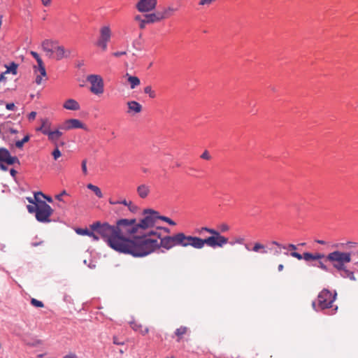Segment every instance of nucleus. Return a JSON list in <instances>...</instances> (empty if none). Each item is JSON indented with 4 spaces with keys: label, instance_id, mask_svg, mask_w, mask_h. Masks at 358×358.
Returning a JSON list of instances; mask_svg holds the SVG:
<instances>
[{
    "label": "nucleus",
    "instance_id": "13",
    "mask_svg": "<svg viewBox=\"0 0 358 358\" xmlns=\"http://www.w3.org/2000/svg\"><path fill=\"white\" fill-rule=\"evenodd\" d=\"M157 5V0H139L136 8L140 13H150L153 11Z\"/></svg>",
    "mask_w": 358,
    "mask_h": 358
},
{
    "label": "nucleus",
    "instance_id": "2",
    "mask_svg": "<svg viewBox=\"0 0 358 358\" xmlns=\"http://www.w3.org/2000/svg\"><path fill=\"white\" fill-rule=\"evenodd\" d=\"M159 220H163L171 226H176V223L168 217L161 216L159 213L146 209L143 211V217L139 220L136 219H120L114 225L122 234L130 236H137L140 234H144L147 231L155 230V227ZM156 228L155 230H157Z\"/></svg>",
    "mask_w": 358,
    "mask_h": 358
},
{
    "label": "nucleus",
    "instance_id": "33",
    "mask_svg": "<svg viewBox=\"0 0 358 358\" xmlns=\"http://www.w3.org/2000/svg\"><path fill=\"white\" fill-rule=\"evenodd\" d=\"M52 156L55 160H57L62 156V152L59 150V146H55V149L52 152Z\"/></svg>",
    "mask_w": 358,
    "mask_h": 358
},
{
    "label": "nucleus",
    "instance_id": "5",
    "mask_svg": "<svg viewBox=\"0 0 358 358\" xmlns=\"http://www.w3.org/2000/svg\"><path fill=\"white\" fill-rule=\"evenodd\" d=\"M41 48L49 58L60 60L65 57L64 47L59 45L57 41L45 39L41 43Z\"/></svg>",
    "mask_w": 358,
    "mask_h": 358
},
{
    "label": "nucleus",
    "instance_id": "15",
    "mask_svg": "<svg viewBox=\"0 0 358 358\" xmlns=\"http://www.w3.org/2000/svg\"><path fill=\"white\" fill-rule=\"evenodd\" d=\"M62 108L66 110L78 111L80 110V104L77 100L69 98L62 103Z\"/></svg>",
    "mask_w": 358,
    "mask_h": 358
},
{
    "label": "nucleus",
    "instance_id": "54",
    "mask_svg": "<svg viewBox=\"0 0 358 358\" xmlns=\"http://www.w3.org/2000/svg\"><path fill=\"white\" fill-rule=\"evenodd\" d=\"M10 173L13 177H15L17 173V171L15 169H10Z\"/></svg>",
    "mask_w": 358,
    "mask_h": 358
},
{
    "label": "nucleus",
    "instance_id": "59",
    "mask_svg": "<svg viewBox=\"0 0 358 358\" xmlns=\"http://www.w3.org/2000/svg\"><path fill=\"white\" fill-rule=\"evenodd\" d=\"M114 343L115 344H117V345H121L122 343H118V341H116L115 338H114Z\"/></svg>",
    "mask_w": 358,
    "mask_h": 358
},
{
    "label": "nucleus",
    "instance_id": "39",
    "mask_svg": "<svg viewBox=\"0 0 358 358\" xmlns=\"http://www.w3.org/2000/svg\"><path fill=\"white\" fill-rule=\"evenodd\" d=\"M289 255L292 257L296 258L299 260L303 259V255H301V254H299V253H298L296 252L293 251V252H290Z\"/></svg>",
    "mask_w": 358,
    "mask_h": 358
},
{
    "label": "nucleus",
    "instance_id": "25",
    "mask_svg": "<svg viewBox=\"0 0 358 358\" xmlns=\"http://www.w3.org/2000/svg\"><path fill=\"white\" fill-rule=\"evenodd\" d=\"M41 125L36 129L37 131H41L43 134L46 135L50 130L51 122L46 118L41 119Z\"/></svg>",
    "mask_w": 358,
    "mask_h": 358
},
{
    "label": "nucleus",
    "instance_id": "37",
    "mask_svg": "<svg viewBox=\"0 0 358 358\" xmlns=\"http://www.w3.org/2000/svg\"><path fill=\"white\" fill-rule=\"evenodd\" d=\"M126 206H127L129 210L132 213H135L138 208L137 206L130 201H128L127 205Z\"/></svg>",
    "mask_w": 358,
    "mask_h": 358
},
{
    "label": "nucleus",
    "instance_id": "62",
    "mask_svg": "<svg viewBox=\"0 0 358 358\" xmlns=\"http://www.w3.org/2000/svg\"><path fill=\"white\" fill-rule=\"evenodd\" d=\"M1 103H2V101H0V104H1Z\"/></svg>",
    "mask_w": 358,
    "mask_h": 358
},
{
    "label": "nucleus",
    "instance_id": "11",
    "mask_svg": "<svg viewBox=\"0 0 358 358\" xmlns=\"http://www.w3.org/2000/svg\"><path fill=\"white\" fill-rule=\"evenodd\" d=\"M17 162L20 164L16 157L11 156L10 152L5 148H0V169L3 171H7V166L13 165Z\"/></svg>",
    "mask_w": 358,
    "mask_h": 358
},
{
    "label": "nucleus",
    "instance_id": "23",
    "mask_svg": "<svg viewBox=\"0 0 358 358\" xmlns=\"http://www.w3.org/2000/svg\"><path fill=\"white\" fill-rule=\"evenodd\" d=\"M324 257L325 256L324 254L319 253V252H316V253L304 252L303 254V259L306 262L320 260L321 259H323Z\"/></svg>",
    "mask_w": 358,
    "mask_h": 358
},
{
    "label": "nucleus",
    "instance_id": "61",
    "mask_svg": "<svg viewBox=\"0 0 358 358\" xmlns=\"http://www.w3.org/2000/svg\"><path fill=\"white\" fill-rule=\"evenodd\" d=\"M47 200H48V201H50V202H51V201H52V199H51V198H47Z\"/></svg>",
    "mask_w": 358,
    "mask_h": 358
},
{
    "label": "nucleus",
    "instance_id": "16",
    "mask_svg": "<svg viewBox=\"0 0 358 358\" xmlns=\"http://www.w3.org/2000/svg\"><path fill=\"white\" fill-rule=\"evenodd\" d=\"M127 113L129 115H135L139 113L142 110V106L136 101H128L127 103Z\"/></svg>",
    "mask_w": 358,
    "mask_h": 358
},
{
    "label": "nucleus",
    "instance_id": "43",
    "mask_svg": "<svg viewBox=\"0 0 358 358\" xmlns=\"http://www.w3.org/2000/svg\"><path fill=\"white\" fill-rule=\"evenodd\" d=\"M315 266H317L318 268H320L324 271L328 270L327 266L322 262H318V263L317 264H315Z\"/></svg>",
    "mask_w": 358,
    "mask_h": 358
},
{
    "label": "nucleus",
    "instance_id": "45",
    "mask_svg": "<svg viewBox=\"0 0 358 358\" xmlns=\"http://www.w3.org/2000/svg\"><path fill=\"white\" fill-rule=\"evenodd\" d=\"M201 157L203 159H206V160H208L210 159V154L208 153V151H205L203 152V154L201 155Z\"/></svg>",
    "mask_w": 358,
    "mask_h": 358
},
{
    "label": "nucleus",
    "instance_id": "1",
    "mask_svg": "<svg viewBox=\"0 0 358 358\" xmlns=\"http://www.w3.org/2000/svg\"><path fill=\"white\" fill-rule=\"evenodd\" d=\"M90 228L99 234L112 249L134 257H145L161 248L166 250H169L175 246H191L195 249H201L205 245H218L216 239H219L215 231L206 228L196 229L199 234L205 231L211 235L206 238L186 235L183 232H178L173 236H162L158 230L147 231L140 235L130 236L120 234L114 225L100 222L93 223Z\"/></svg>",
    "mask_w": 358,
    "mask_h": 358
},
{
    "label": "nucleus",
    "instance_id": "57",
    "mask_svg": "<svg viewBox=\"0 0 358 358\" xmlns=\"http://www.w3.org/2000/svg\"><path fill=\"white\" fill-rule=\"evenodd\" d=\"M29 140V136H24V143H27Z\"/></svg>",
    "mask_w": 358,
    "mask_h": 358
},
{
    "label": "nucleus",
    "instance_id": "9",
    "mask_svg": "<svg viewBox=\"0 0 358 358\" xmlns=\"http://www.w3.org/2000/svg\"><path fill=\"white\" fill-rule=\"evenodd\" d=\"M112 37V30L109 24L103 25L99 29V37L96 41V45L103 51L106 50L108 43Z\"/></svg>",
    "mask_w": 358,
    "mask_h": 358
},
{
    "label": "nucleus",
    "instance_id": "42",
    "mask_svg": "<svg viewBox=\"0 0 358 358\" xmlns=\"http://www.w3.org/2000/svg\"><path fill=\"white\" fill-rule=\"evenodd\" d=\"M64 195H67V192L65 190L62 191L60 194L56 195L55 199L58 201H62V197Z\"/></svg>",
    "mask_w": 358,
    "mask_h": 358
},
{
    "label": "nucleus",
    "instance_id": "64",
    "mask_svg": "<svg viewBox=\"0 0 358 358\" xmlns=\"http://www.w3.org/2000/svg\"><path fill=\"white\" fill-rule=\"evenodd\" d=\"M214 1H215L216 0H214Z\"/></svg>",
    "mask_w": 358,
    "mask_h": 358
},
{
    "label": "nucleus",
    "instance_id": "55",
    "mask_svg": "<svg viewBox=\"0 0 358 358\" xmlns=\"http://www.w3.org/2000/svg\"><path fill=\"white\" fill-rule=\"evenodd\" d=\"M315 242L319 243V244H321V245H326L327 244V242L324 241H322V240H316Z\"/></svg>",
    "mask_w": 358,
    "mask_h": 358
},
{
    "label": "nucleus",
    "instance_id": "24",
    "mask_svg": "<svg viewBox=\"0 0 358 358\" xmlns=\"http://www.w3.org/2000/svg\"><path fill=\"white\" fill-rule=\"evenodd\" d=\"M177 10V8H174L173 6H167L164 7L161 11L159 12L162 17V20H164L171 17Z\"/></svg>",
    "mask_w": 358,
    "mask_h": 358
},
{
    "label": "nucleus",
    "instance_id": "36",
    "mask_svg": "<svg viewBox=\"0 0 358 358\" xmlns=\"http://www.w3.org/2000/svg\"><path fill=\"white\" fill-rule=\"evenodd\" d=\"M109 203L112 205H115V204H123L124 206H127V203H128V201H127L126 199H123V200H119V201H113L112 199H110L109 200Z\"/></svg>",
    "mask_w": 358,
    "mask_h": 358
},
{
    "label": "nucleus",
    "instance_id": "10",
    "mask_svg": "<svg viewBox=\"0 0 358 358\" xmlns=\"http://www.w3.org/2000/svg\"><path fill=\"white\" fill-rule=\"evenodd\" d=\"M202 228H206L208 229L213 230L216 232V234H218L217 238L219 237L220 241H216L217 243H218V245H214V246H210L212 248H223L225 245H227L229 243V238L222 236L221 233H225L229 231L230 227L227 223H221L217 225V229H214L213 228H209L207 227H203Z\"/></svg>",
    "mask_w": 358,
    "mask_h": 358
},
{
    "label": "nucleus",
    "instance_id": "48",
    "mask_svg": "<svg viewBox=\"0 0 358 358\" xmlns=\"http://www.w3.org/2000/svg\"><path fill=\"white\" fill-rule=\"evenodd\" d=\"M126 52H115L113 53V55L115 57H121L124 55H125Z\"/></svg>",
    "mask_w": 358,
    "mask_h": 358
},
{
    "label": "nucleus",
    "instance_id": "27",
    "mask_svg": "<svg viewBox=\"0 0 358 358\" xmlns=\"http://www.w3.org/2000/svg\"><path fill=\"white\" fill-rule=\"evenodd\" d=\"M87 187L89 189L92 190L98 198H99V199L103 198V195L102 194L101 189L99 187H97L94 185H92L91 183H89L87 185Z\"/></svg>",
    "mask_w": 358,
    "mask_h": 358
},
{
    "label": "nucleus",
    "instance_id": "38",
    "mask_svg": "<svg viewBox=\"0 0 358 358\" xmlns=\"http://www.w3.org/2000/svg\"><path fill=\"white\" fill-rule=\"evenodd\" d=\"M213 2H215L214 0H200L199 2V6H210Z\"/></svg>",
    "mask_w": 358,
    "mask_h": 358
},
{
    "label": "nucleus",
    "instance_id": "6",
    "mask_svg": "<svg viewBox=\"0 0 358 358\" xmlns=\"http://www.w3.org/2000/svg\"><path fill=\"white\" fill-rule=\"evenodd\" d=\"M29 54L36 62V64L33 65L34 82L37 85H41L48 80V75L46 73L45 64L41 57L36 52L30 51Z\"/></svg>",
    "mask_w": 358,
    "mask_h": 358
},
{
    "label": "nucleus",
    "instance_id": "31",
    "mask_svg": "<svg viewBox=\"0 0 358 358\" xmlns=\"http://www.w3.org/2000/svg\"><path fill=\"white\" fill-rule=\"evenodd\" d=\"M17 65L14 62L11 63L9 66H6V73H12L13 75L17 74Z\"/></svg>",
    "mask_w": 358,
    "mask_h": 358
},
{
    "label": "nucleus",
    "instance_id": "35",
    "mask_svg": "<svg viewBox=\"0 0 358 358\" xmlns=\"http://www.w3.org/2000/svg\"><path fill=\"white\" fill-rule=\"evenodd\" d=\"M31 303L32 306H35V307H37V308H42L44 306L43 303L42 301H38L36 299H31Z\"/></svg>",
    "mask_w": 358,
    "mask_h": 358
},
{
    "label": "nucleus",
    "instance_id": "58",
    "mask_svg": "<svg viewBox=\"0 0 358 358\" xmlns=\"http://www.w3.org/2000/svg\"><path fill=\"white\" fill-rule=\"evenodd\" d=\"M283 268H284V266H283L282 264H279L278 267V269L279 271H282Z\"/></svg>",
    "mask_w": 358,
    "mask_h": 358
},
{
    "label": "nucleus",
    "instance_id": "22",
    "mask_svg": "<svg viewBox=\"0 0 358 358\" xmlns=\"http://www.w3.org/2000/svg\"><path fill=\"white\" fill-rule=\"evenodd\" d=\"M245 248L248 250H252L255 252L261 253V254H266L268 252L266 245H265L261 243H259V242L255 243L254 246L252 249H250L248 245H245Z\"/></svg>",
    "mask_w": 358,
    "mask_h": 358
},
{
    "label": "nucleus",
    "instance_id": "20",
    "mask_svg": "<svg viewBox=\"0 0 358 358\" xmlns=\"http://www.w3.org/2000/svg\"><path fill=\"white\" fill-rule=\"evenodd\" d=\"M145 20L148 24H153L162 21V17L161 16L159 11L154 13H146Z\"/></svg>",
    "mask_w": 358,
    "mask_h": 358
},
{
    "label": "nucleus",
    "instance_id": "29",
    "mask_svg": "<svg viewBox=\"0 0 358 358\" xmlns=\"http://www.w3.org/2000/svg\"><path fill=\"white\" fill-rule=\"evenodd\" d=\"M128 82L130 84L131 89H134L136 87L140 85V80L138 77L136 76H129Z\"/></svg>",
    "mask_w": 358,
    "mask_h": 358
},
{
    "label": "nucleus",
    "instance_id": "49",
    "mask_svg": "<svg viewBox=\"0 0 358 358\" xmlns=\"http://www.w3.org/2000/svg\"><path fill=\"white\" fill-rule=\"evenodd\" d=\"M8 132L10 134L13 135V134H17V133H18V131H17V129H13V128H9V129H8Z\"/></svg>",
    "mask_w": 358,
    "mask_h": 358
},
{
    "label": "nucleus",
    "instance_id": "26",
    "mask_svg": "<svg viewBox=\"0 0 358 358\" xmlns=\"http://www.w3.org/2000/svg\"><path fill=\"white\" fill-rule=\"evenodd\" d=\"M134 20L138 22V27L141 29H144L145 28L146 24H148V22L145 20V15L143 16L141 15H136L134 16Z\"/></svg>",
    "mask_w": 358,
    "mask_h": 358
},
{
    "label": "nucleus",
    "instance_id": "63",
    "mask_svg": "<svg viewBox=\"0 0 358 358\" xmlns=\"http://www.w3.org/2000/svg\"><path fill=\"white\" fill-rule=\"evenodd\" d=\"M167 358H173V357H167Z\"/></svg>",
    "mask_w": 358,
    "mask_h": 358
},
{
    "label": "nucleus",
    "instance_id": "7",
    "mask_svg": "<svg viewBox=\"0 0 358 358\" xmlns=\"http://www.w3.org/2000/svg\"><path fill=\"white\" fill-rule=\"evenodd\" d=\"M327 260L331 263L335 269L341 268L351 262L352 254L349 252L335 250L327 255Z\"/></svg>",
    "mask_w": 358,
    "mask_h": 358
},
{
    "label": "nucleus",
    "instance_id": "12",
    "mask_svg": "<svg viewBox=\"0 0 358 358\" xmlns=\"http://www.w3.org/2000/svg\"><path fill=\"white\" fill-rule=\"evenodd\" d=\"M59 126V129H61L62 131H69L76 129L87 130V127L84 123H83L80 120L74 118L66 119L63 121Z\"/></svg>",
    "mask_w": 358,
    "mask_h": 358
},
{
    "label": "nucleus",
    "instance_id": "41",
    "mask_svg": "<svg viewBox=\"0 0 358 358\" xmlns=\"http://www.w3.org/2000/svg\"><path fill=\"white\" fill-rule=\"evenodd\" d=\"M81 167H82V171H83L84 175H87V161L85 159L82 162Z\"/></svg>",
    "mask_w": 358,
    "mask_h": 358
},
{
    "label": "nucleus",
    "instance_id": "28",
    "mask_svg": "<svg viewBox=\"0 0 358 358\" xmlns=\"http://www.w3.org/2000/svg\"><path fill=\"white\" fill-rule=\"evenodd\" d=\"M189 329L186 327H180L178 328L175 331V335L178 337L177 341L179 342L182 336L186 334L188 332Z\"/></svg>",
    "mask_w": 358,
    "mask_h": 358
},
{
    "label": "nucleus",
    "instance_id": "46",
    "mask_svg": "<svg viewBox=\"0 0 358 358\" xmlns=\"http://www.w3.org/2000/svg\"><path fill=\"white\" fill-rule=\"evenodd\" d=\"M36 113L33 111V112H31L28 115L27 118L29 121H32L36 118Z\"/></svg>",
    "mask_w": 358,
    "mask_h": 358
},
{
    "label": "nucleus",
    "instance_id": "14",
    "mask_svg": "<svg viewBox=\"0 0 358 358\" xmlns=\"http://www.w3.org/2000/svg\"><path fill=\"white\" fill-rule=\"evenodd\" d=\"M63 135L62 130L59 129V126L54 130H50L45 136H48V139L50 142H51L55 146H63L64 145V142L59 143V140Z\"/></svg>",
    "mask_w": 358,
    "mask_h": 358
},
{
    "label": "nucleus",
    "instance_id": "32",
    "mask_svg": "<svg viewBox=\"0 0 358 358\" xmlns=\"http://www.w3.org/2000/svg\"><path fill=\"white\" fill-rule=\"evenodd\" d=\"M144 92L148 94V96L152 99L155 98L157 96L155 91L152 90V87L150 85H148L144 88Z\"/></svg>",
    "mask_w": 358,
    "mask_h": 358
},
{
    "label": "nucleus",
    "instance_id": "34",
    "mask_svg": "<svg viewBox=\"0 0 358 358\" xmlns=\"http://www.w3.org/2000/svg\"><path fill=\"white\" fill-rule=\"evenodd\" d=\"M76 232L79 235L89 236L90 231L87 229L77 228L76 229Z\"/></svg>",
    "mask_w": 358,
    "mask_h": 358
},
{
    "label": "nucleus",
    "instance_id": "53",
    "mask_svg": "<svg viewBox=\"0 0 358 358\" xmlns=\"http://www.w3.org/2000/svg\"><path fill=\"white\" fill-rule=\"evenodd\" d=\"M15 107L14 103H8L6 104V108L8 110H13Z\"/></svg>",
    "mask_w": 358,
    "mask_h": 358
},
{
    "label": "nucleus",
    "instance_id": "40",
    "mask_svg": "<svg viewBox=\"0 0 358 358\" xmlns=\"http://www.w3.org/2000/svg\"><path fill=\"white\" fill-rule=\"evenodd\" d=\"M41 4L46 8L51 6L53 0H40Z\"/></svg>",
    "mask_w": 358,
    "mask_h": 358
},
{
    "label": "nucleus",
    "instance_id": "18",
    "mask_svg": "<svg viewBox=\"0 0 358 358\" xmlns=\"http://www.w3.org/2000/svg\"><path fill=\"white\" fill-rule=\"evenodd\" d=\"M131 328L136 332H138L143 336H145L148 334L149 328L147 327H143L141 323L137 322L136 321H131L129 322Z\"/></svg>",
    "mask_w": 358,
    "mask_h": 358
},
{
    "label": "nucleus",
    "instance_id": "21",
    "mask_svg": "<svg viewBox=\"0 0 358 358\" xmlns=\"http://www.w3.org/2000/svg\"><path fill=\"white\" fill-rule=\"evenodd\" d=\"M337 271H338L340 275L345 278H349L351 280H356L354 273L348 269L346 266H342L341 268H336Z\"/></svg>",
    "mask_w": 358,
    "mask_h": 358
},
{
    "label": "nucleus",
    "instance_id": "47",
    "mask_svg": "<svg viewBox=\"0 0 358 358\" xmlns=\"http://www.w3.org/2000/svg\"><path fill=\"white\" fill-rule=\"evenodd\" d=\"M88 236L91 237L95 241H97L99 239V237L92 231H90Z\"/></svg>",
    "mask_w": 358,
    "mask_h": 358
},
{
    "label": "nucleus",
    "instance_id": "17",
    "mask_svg": "<svg viewBox=\"0 0 358 358\" xmlns=\"http://www.w3.org/2000/svg\"><path fill=\"white\" fill-rule=\"evenodd\" d=\"M136 192L141 199H145L150 193V186L148 184H141L137 186Z\"/></svg>",
    "mask_w": 358,
    "mask_h": 358
},
{
    "label": "nucleus",
    "instance_id": "50",
    "mask_svg": "<svg viewBox=\"0 0 358 358\" xmlns=\"http://www.w3.org/2000/svg\"><path fill=\"white\" fill-rule=\"evenodd\" d=\"M64 358H77V356L75 353H69L65 355Z\"/></svg>",
    "mask_w": 358,
    "mask_h": 358
},
{
    "label": "nucleus",
    "instance_id": "56",
    "mask_svg": "<svg viewBox=\"0 0 358 358\" xmlns=\"http://www.w3.org/2000/svg\"><path fill=\"white\" fill-rule=\"evenodd\" d=\"M271 243H272L273 245H276V246L279 247V248H282V246H283V245H282L281 244H280V243H278L277 241H273Z\"/></svg>",
    "mask_w": 358,
    "mask_h": 358
},
{
    "label": "nucleus",
    "instance_id": "52",
    "mask_svg": "<svg viewBox=\"0 0 358 358\" xmlns=\"http://www.w3.org/2000/svg\"><path fill=\"white\" fill-rule=\"evenodd\" d=\"M15 145H16V147H17V148H22V140L17 141L15 143Z\"/></svg>",
    "mask_w": 358,
    "mask_h": 358
},
{
    "label": "nucleus",
    "instance_id": "4",
    "mask_svg": "<svg viewBox=\"0 0 358 358\" xmlns=\"http://www.w3.org/2000/svg\"><path fill=\"white\" fill-rule=\"evenodd\" d=\"M336 296V292H332L327 289H324L319 293L317 300L313 302V307L316 311L327 310V314L333 315L338 308L334 305Z\"/></svg>",
    "mask_w": 358,
    "mask_h": 358
},
{
    "label": "nucleus",
    "instance_id": "3",
    "mask_svg": "<svg viewBox=\"0 0 358 358\" xmlns=\"http://www.w3.org/2000/svg\"><path fill=\"white\" fill-rule=\"evenodd\" d=\"M41 197H44L41 192L35 193L33 197H27V199L31 203L27 206V208L29 213H35L36 219L38 222H49L53 210L45 201H41Z\"/></svg>",
    "mask_w": 358,
    "mask_h": 358
},
{
    "label": "nucleus",
    "instance_id": "8",
    "mask_svg": "<svg viewBox=\"0 0 358 358\" xmlns=\"http://www.w3.org/2000/svg\"><path fill=\"white\" fill-rule=\"evenodd\" d=\"M86 81L90 84V92L96 96H101L105 92V83L103 77L99 74H89Z\"/></svg>",
    "mask_w": 358,
    "mask_h": 358
},
{
    "label": "nucleus",
    "instance_id": "51",
    "mask_svg": "<svg viewBox=\"0 0 358 358\" xmlns=\"http://www.w3.org/2000/svg\"><path fill=\"white\" fill-rule=\"evenodd\" d=\"M8 74L7 73L3 72L2 73L1 75H0V82L1 81H5L6 78V75Z\"/></svg>",
    "mask_w": 358,
    "mask_h": 358
},
{
    "label": "nucleus",
    "instance_id": "44",
    "mask_svg": "<svg viewBox=\"0 0 358 358\" xmlns=\"http://www.w3.org/2000/svg\"><path fill=\"white\" fill-rule=\"evenodd\" d=\"M282 248L283 249H287V250H296V246L294 244H289L288 245H283L282 246Z\"/></svg>",
    "mask_w": 358,
    "mask_h": 358
},
{
    "label": "nucleus",
    "instance_id": "30",
    "mask_svg": "<svg viewBox=\"0 0 358 358\" xmlns=\"http://www.w3.org/2000/svg\"><path fill=\"white\" fill-rule=\"evenodd\" d=\"M26 345L31 347H41L43 345V341L37 338H34L32 341H27Z\"/></svg>",
    "mask_w": 358,
    "mask_h": 358
},
{
    "label": "nucleus",
    "instance_id": "19",
    "mask_svg": "<svg viewBox=\"0 0 358 358\" xmlns=\"http://www.w3.org/2000/svg\"><path fill=\"white\" fill-rule=\"evenodd\" d=\"M358 247V243L355 241H347L345 243H337L332 245V248L337 249H346L350 250L357 248Z\"/></svg>",
    "mask_w": 358,
    "mask_h": 358
},
{
    "label": "nucleus",
    "instance_id": "60",
    "mask_svg": "<svg viewBox=\"0 0 358 358\" xmlns=\"http://www.w3.org/2000/svg\"><path fill=\"white\" fill-rule=\"evenodd\" d=\"M43 357V354H41V355H37V357H38V358H42Z\"/></svg>",
    "mask_w": 358,
    "mask_h": 358
}]
</instances>
